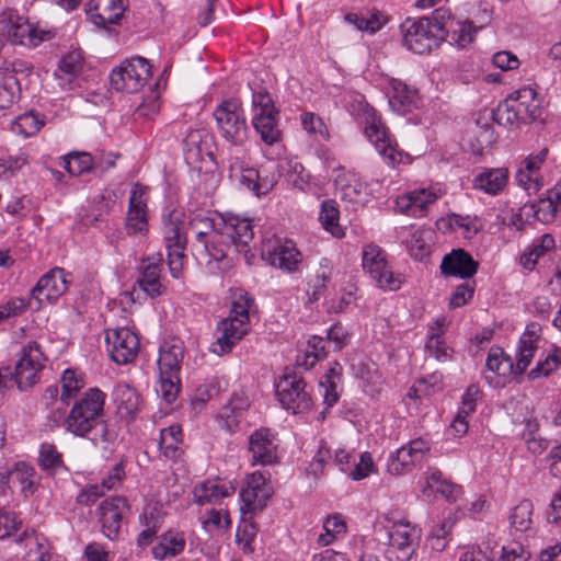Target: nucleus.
Here are the masks:
<instances>
[{"mask_svg":"<svg viewBox=\"0 0 561 561\" xmlns=\"http://www.w3.org/2000/svg\"><path fill=\"white\" fill-rule=\"evenodd\" d=\"M561 366V348H554L548 353L543 358H539L536 368L531 369L528 374L530 379L546 377Z\"/></svg>","mask_w":561,"mask_h":561,"instance_id":"obj_58","label":"nucleus"},{"mask_svg":"<svg viewBox=\"0 0 561 561\" xmlns=\"http://www.w3.org/2000/svg\"><path fill=\"white\" fill-rule=\"evenodd\" d=\"M323 530L324 531L318 537V543L322 547H327L336 539L345 536L347 526L341 514H334L324 519Z\"/></svg>","mask_w":561,"mask_h":561,"instance_id":"obj_49","label":"nucleus"},{"mask_svg":"<svg viewBox=\"0 0 561 561\" xmlns=\"http://www.w3.org/2000/svg\"><path fill=\"white\" fill-rule=\"evenodd\" d=\"M417 93L401 81L392 82V92L389 96L390 106L399 114H405L415 106Z\"/></svg>","mask_w":561,"mask_h":561,"instance_id":"obj_45","label":"nucleus"},{"mask_svg":"<svg viewBox=\"0 0 561 561\" xmlns=\"http://www.w3.org/2000/svg\"><path fill=\"white\" fill-rule=\"evenodd\" d=\"M327 342L321 336H312L308 341V350L304 356V359L300 362L298 360L299 366H304L306 369H309L314 366V364L325 357L327 355Z\"/></svg>","mask_w":561,"mask_h":561,"instance_id":"obj_60","label":"nucleus"},{"mask_svg":"<svg viewBox=\"0 0 561 561\" xmlns=\"http://www.w3.org/2000/svg\"><path fill=\"white\" fill-rule=\"evenodd\" d=\"M333 266L331 262L327 259H323L320 262V266L317 270L314 278L311 280V287L313 289V296L318 298L327 287V283H329L333 277Z\"/></svg>","mask_w":561,"mask_h":561,"instance_id":"obj_62","label":"nucleus"},{"mask_svg":"<svg viewBox=\"0 0 561 561\" xmlns=\"http://www.w3.org/2000/svg\"><path fill=\"white\" fill-rule=\"evenodd\" d=\"M83 68V60L79 53L72 51L66 55L59 62L58 70L55 76L60 80L59 85L66 89V84L71 81L81 72Z\"/></svg>","mask_w":561,"mask_h":561,"instance_id":"obj_47","label":"nucleus"},{"mask_svg":"<svg viewBox=\"0 0 561 561\" xmlns=\"http://www.w3.org/2000/svg\"><path fill=\"white\" fill-rule=\"evenodd\" d=\"M248 332L249 331L237 327L231 321L224 319L216 328V340L210 344L209 350L219 356L228 354Z\"/></svg>","mask_w":561,"mask_h":561,"instance_id":"obj_33","label":"nucleus"},{"mask_svg":"<svg viewBox=\"0 0 561 561\" xmlns=\"http://www.w3.org/2000/svg\"><path fill=\"white\" fill-rule=\"evenodd\" d=\"M185 224L179 211H171L162 219V233L167 249V259L171 275L179 278L184 264L186 247Z\"/></svg>","mask_w":561,"mask_h":561,"instance_id":"obj_7","label":"nucleus"},{"mask_svg":"<svg viewBox=\"0 0 561 561\" xmlns=\"http://www.w3.org/2000/svg\"><path fill=\"white\" fill-rule=\"evenodd\" d=\"M340 211L336 203L332 199L322 202L320 221L322 227L335 238L345 236L344 229L339 225Z\"/></svg>","mask_w":561,"mask_h":561,"instance_id":"obj_50","label":"nucleus"},{"mask_svg":"<svg viewBox=\"0 0 561 561\" xmlns=\"http://www.w3.org/2000/svg\"><path fill=\"white\" fill-rule=\"evenodd\" d=\"M162 260L160 256H151L142 260L139 265V287L150 297L160 296L162 284L160 280Z\"/></svg>","mask_w":561,"mask_h":561,"instance_id":"obj_32","label":"nucleus"},{"mask_svg":"<svg viewBox=\"0 0 561 561\" xmlns=\"http://www.w3.org/2000/svg\"><path fill=\"white\" fill-rule=\"evenodd\" d=\"M362 267L380 289L396 291L404 282L402 274L392 271L386 252L376 244L363 248Z\"/></svg>","mask_w":561,"mask_h":561,"instance_id":"obj_6","label":"nucleus"},{"mask_svg":"<svg viewBox=\"0 0 561 561\" xmlns=\"http://www.w3.org/2000/svg\"><path fill=\"white\" fill-rule=\"evenodd\" d=\"M440 270L444 275L468 278L477 273L478 262L467 251L457 249L444 256Z\"/></svg>","mask_w":561,"mask_h":561,"instance_id":"obj_29","label":"nucleus"},{"mask_svg":"<svg viewBox=\"0 0 561 561\" xmlns=\"http://www.w3.org/2000/svg\"><path fill=\"white\" fill-rule=\"evenodd\" d=\"M209 134L205 129H191L183 140V151L188 163L201 161L208 153Z\"/></svg>","mask_w":561,"mask_h":561,"instance_id":"obj_41","label":"nucleus"},{"mask_svg":"<svg viewBox=\"0 0 561 561\" xmlns=\"http://www.w3.org/2000/svg\"><path fill=\"white\" fill-rule=\"evenodd\" d=\"M334 186L342 202L353 209L363 207L370 198L368 184L353 169L339 165L334 169Z\"/></svg>","mask_w":561,"mask_h":561,"instance_id":"obj_11","label":"nucleus"},{"mask_svg":"<svg viewBox=\"0 0 561 561\" xmlns=\"http://www.w3.org/2000/svg\"><path fill=\"white\" fill-rule=\"evenodd\" d=\"M276 396L282 407L294 414L307 412L312 404L305 381L297 375L284 376L276 386Z\"/></svg>","mask_w":561,"mask_h":561,"instance_id":"obj_13","label":"nucleus"},{"mask_svg":"<svg viewBox=\"0 0 561 561\" xmlns=\"http://www.w3.org/2000/svg\"><path fill=\"white\" fill-rule=\"evenodd\" d=\"M539 325L531 323L527 327L526 331L520 336L518 355L515 365V373L522 375L530 365L531 360L536 357L541 342Z\"/></svg>","mask_w":561,"mask_h":561,"instance_id":"obj_34","label":"nucleus"},{"mask_svg":"<svg viewBox=\"0 0 561 561\" xmlns=\"http://www.w3.org/2000/svg\"><path fill=\"white\" fill-rule=\"evenodd\" d=\"M148 188L136 183L129 193L125 218V230L128 236H145L148 232Z\"/></svg>","mask_w":561,"mask_h":561,"instance_id":"obj_16","label":"nucleus"},{"mask_svg":"<svg viewBox=\"0 0 561 561\" xmlns=\"http://www.w3.org/2000/svg\"><path fill=\"white\" fill-rule=\"evenodd\" d=\"M484 378L490 386L502 387L514 370L510 357L501 348L491 350L486 358Z\"/></svg>","mask_w":561,"mask_h":561,"instance_id":"obj_30","label":"nucleus"},{"mask_svg":"<svg viewBox=\"0 0 561 561\" xmlns=\"http://www.w3.org/2000/svg\"><path fill=\"white\" fill-rule=\"evenodd\" d=\"M248 453L252 466H272L279 462L277 435L267 427H260L248 438Z\"/></svg>","mask_w":561,"mask_h":561,"instance_id":"obj_14","label":"nucleus"},{"mask_svg":"<svg viewBox=\"0 0 561 561\" xmlns=\"http://www.w3.org/2000/svg\"><path fill=\"white\" fill-rule=\"evenodd\" d=\"M190 227L196 234L195 254L210 271L228 268L232 248L245 251L254 237L251 221L247 218L210 217L207 213H197L191 218Z\"/></svg>","mask_w":561,"mask_h":561,"instance_id":"obj_1","label":"nucleus"},{"mask_svg":"<svg viewBox=\"0 0 561 561\" xmlns=\"http://www.w3.org/2000/svg\"><path fill=\"white\" fill-rule=\"evenodd\" d=\"M257 307L254 298L244 289L236 288L230 294V312L226 320L247 331L250 330V319L256 314Z\"/></svg>","mask_w":561,"mask_h":561,"instance_id":"obj_25","label":"nucleus"},{"mask_svg":"<svg viewBox=\"0 0 561 561\" xmlns=\"http://www.w3.org/2000/svg\"><path fill=\"white\" fill-rule=\"evenodd\" d=\"M62 168L73 176H79L91 171L96 164L88 152H72L64 157Z\"/></svg>","mask_w":561,"mask_h":561,"instance_id":"obj_55","label":"nucleus"},{"mask_svg":"<svg viewBox=\"0 0 561 561\" xmlns=\"http://www.w3.org/2000/svg\"><path fill=\"white\" fill-rule=\"evenodd\" d=\"M44 126V119L34 112H27L18 116L11 123L13 134L24 138L34 136Z\"/></svg>","mask_w":561,"mask_h":561,"instance_id":"obj_53","label":"nucleus"},{"mask_svg":"<svg viewBox=\"0 0 561 561\" xmlns=\"http://www.w3.org/2000/svg\"><path fill=\"white\" fill-rule=\"evenodd\" d=\"M388 553L397 561H410L419 546L420 530L410 522L400 520L386 527Z\"/></svg>","mask_w":561,"mask_h":561,"instance_id":"obj_12","label":"nucleus"},{"mask_svg":"<svg viewBox=\"0 0 561 561\" xmlns=\"http://www.w3.org/2000/svg\"><path fill=\"white\" fill-rule=\"evenodd\" d=\"M106 350L117 364L133 362L139 351V339L127 328L108 329L105 334Z\"/></svg>","mask_w":561,"mask_h":561,"instance_id":"obj_17","label":"nucleus"},{"mask_svg":"<svg viewBox=\"0 0 561 561\" xmlns=\"http://www.w3.org/2000/svg\"><path fill=\"white\" fill-rule=\"evenodd\" d=\"M151 77V67L147 59L133 57L113 69L110 82L113 89L126 93H136Z\"/></svg>","mask_w":561,"mask_h":561,"instance_id":"obj_8","label":"nucleus"},{"mask_svg":"<svg viewBox=\"0 0 561 561\" xmlns=\"http://www.w3.org/2000/svg\"><path fill=\"white\" fill-rule=\"evenodd\" d=\"M45 362L46 357L38 342L30 341L22 346L13 375L19 389H30L39 380Z\"/></svg>","mask_w":561,"mask_h":561,"instance_id":"obj_10","label":"nucleus"},{"mask_svg":"<svg viewBox=\"0 0 561 561\" xmlns=\"http://www.w3.org/2000/svg\"><path fill=\"white\" fill-rule=\"evenodd\" d=\"M542 114L541 100L531 87H523L501 102L493 112V119L501 126L530 123Z\"/></svg>","mask_w":561,"mask_h":561,"instance_id":"obj_3","label":"nucleus"},{"mask_svg":"<svg viewBox=\"0 0 561 561\" xmlns=\"http://www.w3.org/2000/svg\"><path fill=\"white\" fill-rule=\"evenodd\" d=\"M398 233L412 257L422 261L428 255L430 250L425 240L424 230L411 226L400 228Z\"/></svg>","mask_w":561,"mask_h":561,"instance_id":"obj_42","label":"nucleus"},{"mask_svg":"<svg viewBox=\"0 0 561 561\" xmlns=\"http://www.w3.org/2000/svg\"><path fill=\"white\" fill-rule=\"evenodd\" d=\"M440 191L430 188H416L397 197L396 205L400 213L413 216L423 217L426 214L428 205L437 201Z\"/></svg>","mask_w":561,"mask_h":561,"instance_id":"obj_24","label":"nucleus"},{"mask_svg":"<svg viewBox=\"0 0 561 561\" xmlns=\"http://www.w3.org/2000/svg\"><path fill=\"white\" fill-rule=\"evenodd\" d=\"M183 433L178 424L170 425L160 432V450L165 458L178 460L182 454Z\"/></svg>","mask_w":561,"mask_h":561,"instance_id":"obj_43","label":"nucleus"},{"mask_svg":"<svg viewBox=\"0 0 561 561\" xmlns=\"http://www.w3.org/2000/svg\"><path fill=\"white\" fill-rule=\"evenodd\" d=\"M430 450L427 442L419 438L399 448L389 456L387 470L390 474L401 476L410 472Z\"/></svg>","mask_w":561,"mask_h":561,"instance_id":"obj_20","label":"nucleus"},{"mask_svg":"<svg viewBox=\"0 0 561 561\" xmlns=\"http://www.w3.org/2000/svg\"><path fill=\"white\" fill-rule=\"evenodd\" d=\"M273 489L263 472L254 471L244 479L240 491L242 514H252L263 510L266 501L272 496Z\"/></svg>","mask_w":561,"mask_h":561,"instance_id":"obj_15","label":"nucleus"},{"mask_svg":"<svg viewBox=\"0 0 561 561\" xmlns=\"http://www.w3.org/2000/svg\"><path fill=\"white\" fill-rule=\"evenodd\" d=\"M180 391V377L179 375L169 376L159 374V380L156 386L157 394L167 403H172L176 400Z\"/></svg>","mask_w":561,"mask_h":561,"instance_id":"obj_59","label":"nucleus"},{"mask_svg":"<svg viewBox=\"0 0 561 561\" xmlns=\"http://www.w3.org/2000/svg\"><path fill=\"white\" fill-rule=\"evenodd\" d=\"M18 85L19 81L14 76L0 72V110L13 104Z\"/></svg>","mask_w":561,"mask_h":561,"instance_id":"obj_61","label":"nucleus"},{"mask_svg":"<svg viewBox=\"0 0 561 561\" xmlns=\"http://www.w3.org/2000/svg\"><path fill=\"white\" fill-rule=\"evenodd\" d=\"M460 492L461 488L444 478L439 470L430 472L422 489L424 495L430 496L432 493H437L449 502L456 501Z\"/></svg>","mask_w":561,"mask_h":561,"instance_id":"obj_40","label":"nucleus"},{"mask_svg":"<svg viewBox=\"0 0 561 561\" xmlns=\"http://www.w3.org/2000/svg\"><path fill=\"white\" fill-rule=\"evenodd\" d=\"M184 356V344L180 339H170L162 343L159 351V374L179 375Z\"/></svg>","mask_w":561,"mask_h":561,"instance_id":"obj_31","label":"nucleus"},{"mask_svg":"<svg viewBox=\"0 0 561 561\" xmlns=\"http://www.w3.org/2000/svg\"><path fill=\"white\" fill-rule=\"evenodd\" d=\"M508 182L506 168L485 169L473 179V187L489 195L501 193Z\"/></svg>","mask_w":561,"mask_h":561,"instance_id":"obj_36","label":"nucleus"},{"mask_svg":"<svg viewBox=\"0 0 561 561\" xmlns=\"http://www.w3.org/2000/svg\"><path fill=\"white\" fill-rule=\"evenodd\" d=\"M256 535V525L243 514L242 522L239 524L236 533V541L243 552L252 553L254 551L253 541Z\"/></svg>","mask_w":561,"mask_h":561,"instance_id":"obj_57","label":"nucleus"},{"mask_svg":"<svg viewBox=\"0 0 561 561\" xmlns=\"http://www.w3.org/2000/svg\"><path fill=\"white\" fill-rule=\"evenodd\" d=\"M548 156V149L543 148L537 153L529 154L523 160L516 172V181L528 194L537 193L542 186L541 167Z\"/></svg>","mask_w":561,"mask_h":561,"instance_id":"obj_23","label":"nucleus"},{"mask_svg":"<svg viewBox=\"0 0 561 561\" xmlns=\"http://www.w3.org/2000/svg\"><path fill=\"white\" fill-rule=\"evenodd\" d=\"M353 114L359 116L365 125L364 134L383 160L394 167L402 163L407 154L399 148L396 139L390 135L376 110L370 106L363 95L356 94L351 104Z\"/></svg>","mask_w":561,"mask_h":561,"instance_id":"obj_2","label":"nucleus"},{"mask_svg":"<svg viewBox=\"0 0 561 561\" xmlns=\"http://www.w3.org/2000/svg\"><path fill=\"white\" fill-rule=\"evenodd\" d=\"M129 506L126 499L115 496L104 500L99 506V520L101 523L103 535L114 540L121 529V523L128 513Z\"/></svg>","mask_w":561,"mask_h":561,"instance_id":"obj_22","label":"nucleus"},{"mask_svg":"<svg viewBox=\"0 0 561 561\" xmlns=\"http://www.w3.org/2000/svg\"><path fill=\"white\" fill-rule=\"evenodd\" d=\"M533 503L528 500H523L515 507L512 508L508 520L510 525L516 531L525 533L530 530L533 525Z\"/></svg>","mask_w":561,"mask_h":561,"instance_id":"obj_51","label":"nucleus"},{"mask_svg":"<svg viewBox=\"0 0 561 561\" xmlns=\"http://www.w3.org/2000/svg\"><path fill=\"white\" fill-rule=\"evenodd\" d=\"M425 352L430 357L435 358L439 363L453 360L455 354L454 347L447 340L425 343Z\"/></svg>","mask_w":561,"mask_h":561,"instance_id":"obj_64","label":"nucleus"},{"mask_svg":"<svg viewBox=\"0 0 561 561\" xmlns=\"http://www.w3.org/2000/svg\"><path fill=\"white\" fill-rule=\"evenodd\" d=\"M539 424L536 420H527L525 422L524 431L522 432V439L525 442L527 449L533 455H541L549 447L548 439L538 434Z\"/></svg>","mask_w":561,"mask_h":561,"instance_id":"obj_54","label":"nucleus"},{"mask_svg":"<svg viewBox=\"0 0 561 561\" xmlns=\"http://www.w3.org/2000/svg\"><path fill=\"white\" fill-rule=\"evenodd\" d=\"M105 397V393L98 388L88 390L70 410L65 420L66 430L76 436L84 437L99 424Z\"/></svg>","mask_w":561,"mask_h":561,"instance_id":"obj_4","label":"nucleus"},{"mask_svg":"<svg viewBox=\"0 0 561 561\" xmlns=\"http://www.w3.org/2000/svg\"><path fill=\"white\" fill-rule=\"evenodd\" d=\"M0 31L13 43L37 46L48 38V32L37 31L25 18L14 13L0 20Z\"/></svg>","mask_w":561,"mask_h":561,"instance_id":"obj_18","label":"nucleus"},{"mask_svg":"<svg viewBox=\"0 0 561 561\" xmlns=\"http://www.w3.org/2000/svg\"><path fill=\"white\" fill-rule=\"evenodd\" d=\"M474 33L476 30L470 22L456 21L442 37L450 45L465 48L473 41Z\"/></svg>","mask_w":561,"mask_h":561,"instance_id":"obj_48","label":"nucleus"},{"mask_svg":"<svg viewBox=\"0 0 561 561\" xmlns=\"http://www.w3.org/2000/svg\"><path fill=\"white\" fill-rule=\"evenodd\" d=\"M23 543L26 549L24 559L26 561H50V545L48 540L35 531H24L16 540Z\"/></svg>","mask_w":561,"mask_h":561,"instance_id":"obj_38","label":"nucleus"},{"mask_svg":"<svg viewBox=\"0 0 561 561\" xmlns=\"http://www.w3.org/2000/svg\"><path fill=\"white\" fill-rule=\"evenodd\" d=\"M263 257L274 267L286 272H295L302 261V255L290 240L277 242Z\"/></svg>","mask_w":561,"mask_h":561,"instance_id":"obj_28","label":"nucleus"},{"mask_svg":"<svg viewBox=\"0 0 561 561\" xmlns=\"http://www.w3.org/2000/svg\"><path fill=\"white\" fill-rule=\"evenodd\" d=\"M230 178L238 179L239 183L256 196L267 194L274 186V178H263L254 168H243L238 159L229 165Z\"/></svg>","mask_w":561,"mask_h":561,"instance_id":"obj_27","label":"nucleus"},{"mask_svg":"<svg viewBox=\"0 0 561 561\" xmlns=\"http://www.w3.org/2000/svg\"><path fill=\"white\" fill-rule=\"evenodd\" d=\"M61 394L60 401L68 405L70 400H72L79 391L84 387L83 376L75 369H66L64 370L61 378Z\"/></svg>","mask_w":561,"mask_h":561,"instance_id":"obj_52","label":"nucleus"},{"mask_svg":"<svg viewBox=\"0 0 561 561\" xmlns=\"http://www.w3.org/2000/svg\"><path fill=\"white\" fill-rule=\"evenodd\" d=\"M186 540L184 534L178 530H168L162 534L157 545L152 547V554L156 560L172 559L185 549Z\"/></svg>","mask_w":561,"mask_h":561,"instance_id":"obj_37","label":"nucleus"},{"mask_svg":"<svg viewBox=\"0 0 561 561\" xmlns=\"http://www.w3.org/2000/svg\"><path fill=\"white\" fill-rule=\"evenodd\" d=\"M247 405L243 399L233 397L219 411L216 419L218 425L230 434L236 433L240 427Z\"/></svg>","mask_w":561,"mask_h":561,"instance_id":"obj_39","label":"nucleus"},{"mask_svg":"<svg viewBox=\"0 0 561 561\" xmlns=\"http://www.w3.org/2000/svg\"><path fill=\"white\" fill-rule=\"evenodd\" d=\"M300 123L302 128L309 134L319 135L323 139H328L330 136L323 119L312 112L301 113Z\"/></svg>","mask_w":561,"mask_h":561,"instance_id":"obj_63","label":"nucleus"},{"mask_svg":"<svg viewBox=\"0 0 561 561\" xmlns=\"http://www.w3.org/2000/svg\"><path fill=\"white\" fill-rule=\"evenodd\" d=\"M220 136L231 145L241 146L248 138V126L241 102L237 99L221 101L214 110Z\"/></svg>","mask_w":561,"mask_h":561,"instance_id":"obj_5","label":"nucleus"},{"mask_svg":"<svg viewBox=\"0 0 561 561\" xmlns=\"http://www.w3.org/2000/svg\"><path fill=\"white\" fill-rule=\"evenodd\" d=\"M38 461L41 468L50 474L66 469L62 455L57 450L56 446L50 443H43L41 445Z\"/></svg>","mask_w":561,"mask_h":561,"instance_id":"obj_56","label":"nucleus"},{"mask_svg":"<svg viewBox=\"0 0 561 561\" xmlns=\"http://www.w3.org/2000/svg\"><path fill=\"white\" fill-rule=\"evenodd\" d=\"M401 31L404 46L415 54L430 53L435 45V35L427 19L407 20L401 25Z\"/></svg>","mask_w":561,"mask_h":561,"instance_id":"obj_21","label":"nucleus"},{"mask_svg":"<svg viewBox=\"0 0 561 561\" xmlns=\"http://www.w3.org/2000/svg\"><path fill=\"white\" fill-rule=\"evenodd\" d=\"M126 10L124 0H90L87 13L93 24L104 28L117 24Z\"/></svg>","mask_w":561,"mask_h":561,"instance_id":"obj_26","label":"nucleus"},{"mask_svg":"<svg viewBox=\"0 0 561 561\" xmlns=\"http://www.w3.org/2000/svg\"><path fill=\"white\" fill-rule=\"evenodd\" d=\"M234 493V486L229 482L208 480L198 483L193 490V501L198 505L217 503Z\"/></svg>","mask_w":561,"mask_h":561,"instance_id":"obj_35","label":"nucleus"},{"mask_svg":"<svg viewBox=\"0 0 561 561\" xmlns=\"http://www.w3.org/2000/svg\"><path fill=\"white\" fill-rule=\"evenodd\" d=\"M71 283V275L61 267H55L43 275L31 291L38 305L50 302L64 295Z\"/></svg>","mask_w":561,"mask_h":561,"instance_id":"obj_19","label":"nucleus"},{"mask_svg":"<svg viewBox=\"0 0 561 561\" xmlns=\"http://www.w3.org/2000/svg\"><path fill=\"white\" fill-rule=\"evenodd\" d=\"M112 396L121 416L131 417L138 411L139 397L129 385L118 383L115 386Z\"/></svg>","mask_w":561,"mask_h":561,"instance_id":"obj_44","label":"nucleus"},{"mask_svg":"<svg viewBox=\"0 0 561 561\" xmlns=\"http://www.w3.org/2000/svg\"><path fill=\"white\" fill-rule=\"evenodd\" d=\"M252 124L261 139L266 145H273L280 139V131L276 126V115L272 96L266 91L252 94Z\"/></svg>","mask_w":561,"mask_h":561,"instance_id":"obj_9","label":"nucleus"},{"mask_svg":"<svg viewBox=\"0 0 561 561\" xmlns=\"http://www.w3.org/2000/svg\"><path fill=\"white\" fill-rule=\"evenodd\" d=\"M8 473L12 476L13 482L19 483L23 496L28 497L35 493L37 477L35 469L31 465L19 461Z\"/></svg>","mask_w":561,"mask_h":561,"instance_id":"obj_46","label":"nucleus"}]
</instances>
